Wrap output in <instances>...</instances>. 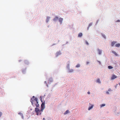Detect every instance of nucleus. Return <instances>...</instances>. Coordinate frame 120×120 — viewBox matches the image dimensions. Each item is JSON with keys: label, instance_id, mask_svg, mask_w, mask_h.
<instances>
[{"label": "nucleus", "instance_id": "nucleus-19", "mask_svg": "<svg viewBox=\"0 0 120 120\" xmlns=\"http://www.w3.org/2000/svg\"><path fill=\"white\" fill-rule=\"evenodd\" d=\"M82 36V33H80L79 34L78 37H81Z\"/></svg>", "mask_w": 120, "mask_h": 120}, {"label": "nucleus", "instance_id": "nucleus-16", "mask_svg": "<svg viewBox=\"0 0 120 120\" xmlns=\"http://www.w3.org/2000/svg\"><path fill=\"white\" fill-rule=\"evenodd\" d=\"M53 81V80L52 78H50L49 79V82L48 83H51Z\"/></svg>", "mask_w": 120, "mask_h": 120}, {"label": "nucleus", "instance_id": "nucleus-7", "mask_svg": "<svg viewBox=\"0 0 120 120\" xmlns=\"http://www.w3.org/2000/svg\"><path fill=\"white\" fill-rule=\"evenodd\" d=\"M58 17L57 16H55V17L52 19L53 21L56 22L58 19Z\"/></svg>", "mask_w": 120, "mask_h": 120}, {"label": "nucleus", "instance_id": "nucleus-10", "mask_svg": "<svg viewBox=\"0 0 120 120\" xmlns=\"http://www.w3.org/2000/svg\"><path fill=\"white\" fill-rule=\"evenodd\" d=\"M117 76L115 75H113L111 78V80H113L116 78Z\"/></svg>", "mask_w": 120, "mask_h": 120}, {"label": "nucleus", "instance_id": "nucleus-36", "mask_svg": "<svg viewBox=\"0 0 120 120\" xmlns=\"http://www.w3.org/2000/svg\"><path fill=\"white\" fill-rule=\"evenodd\" d=\"M87 93L88 94H90V91H88L87 92Z\"/></svg>", "mask_w": 120, "mask_h": 120}, {"label": "nucleus", "instance_id": "nucleus-27", "mask_svg": "<svg viewBox=\"0 0 120 120\" xmlns=\"http://www.w3.org/2000/svg\"><path fill=\"white\" fill-rule=\"evenodd\" d=\"M97 61L101 65V63L100 61L98 60H97Z\"/></svg>", "mask_w": 120, "mask_h": 120}, {"label": "nucleus", "instance_id": "nucleus-43", "mask_svg": "<svg viewBox=\"0 0 120 120\" xmlns=\"http://www.w3.org/2000/svg\"><path fill=\"white\" fill-rule=\"evenodd\" d=\"M23 73H25V72L24 73L23 71Z\"/></svg>", "mask_w": 120, "mask_h": 120}, {"label": "nucleus", "instance_id": "nucleus-2", "mask_svg": "<svg viewBox=\"0 0 120 120\" xmlns=\"http://www.w3.org/2000/svg\"><path fill=\"white\" fill-rule=\"evenodd\" d=\"M70 61H68L67 63V65L66 66V69L67 70V72L68 73H72L74 71V69L72 68H70Z\"/></svg>", "mask_w": 120, "mask_h": 120}, {"label": "nucleus", "instance_id": "nucleus-3", "mask_svg": "<svg viewBox=\"0 0 120 120\" xmlns=\"http://www.w3.org/2000/svg\"><path fill=\"white\" fill-rule=\"evenodd\" d=\"M40 100L41 102H42V103L41 105V109H44L45 108V101H44V102H43V101L42 100L41 98V96L40 97Z\"/></svg>", "mask_w": 120, "mask_h": 120}, {"label": "nucleus", "instance_id": "nucleus-21", "mask_svg": "<svg viewBox=\"0 0 120 120\" xmlns=\"http://www.w3.org/2000/svg\"><path fill=\"white\" fill-rule=\"evenodd\" d=\"M102 36L104 38L106 39V37L105 35L104 34H103L101 33V34Z\"/></svg>", "mask_w": 120, "mask_h": 120}, {"label": "nucleus", "instance_id": "nucleus-31", "mask_svg": "<svg viewBox=\"0 0 120 120\" xmlns=\"http://www.w3.org/2000/svg\"><path fill=\"white\" fill-rule=\"evenodd\" d=\"M85 42H86V44L87 45H89V43H88V42L87 41H85Z\"/></svg>", "mask_w": 120, "mask_h": 120}, {"label": "nucleus", "instance_id": "nucleus-32", "mask_svg": "<svg viewBox=\"0 0 120 120\" xmlns=\"http://www.w3.org/2000/svg\"><path fill=\"white\" fill-rule=\"evenodd\" d=\"M2 113L1 112H0V117L2 116Z\"/></svg>", "mask_w": 120, "mask_h": 120}, {"label": "nucleus", "instance_id": "nucleus-18", "mask_svg": "<svg viewBox=\"0 0 120 120\" xmlns=\"http://www.w3.org/2000/svg\"><path fill=\"white\" fill-rule=\"evenodd\" d=\"M112 53H113L116 56H117L118 55V54L115 52L112 51Z\"/></svg>", "mask_w": 120, "mask_h": 120}, {"label": "nucleus", "instance_id": "nucleus-47", "mask_svg": "<svg viewBox=\"0 0 120 120\" xmlns=\"http://www.w3.org/2000/svg\"><path fill=\"white\" fill-rule=\"evenodd\" d=\"M117 113L119 114V113Z\"/></svg>", "mask_w": 120, "mask_h": 120}, {"label": "nucleus", "instance_id": "nucleus-33", "mask_svg": "<svg viewBox=\"0 0 120 120\" xmlns=\"http://www.w3.org/2000/svg\"><path fill=\"white\" fill-rule=\"evenodd\" d=\"M98 21H99L98 20L97 21V22H96V24H95V25H96L97 24V23H98Z\"/></svg>", "mask_w": 120, "mask_h": 120}, {"label": "nucleus", "instance_id": "nucleus-42", "mask_svg": "<svg viewBox=\"0 0 120 120\" xmlns=\"http://www.w3.org/2000/svg\"><path fill=\"white\" fill-rule=\"evenodd\" d=\"M56 44H53V45H52V46L53 45H55Z\"/></svg>", "mask_w": 120, "mask_h": 120}, {"label": "nucleus", "instance_id": "nucleus-14", "mask_svg": "<svg viewBox=\"0 0 120 120\" xmlns=\"http://www.w3.org/2000/svg\"><path fill=\"white\" fill-rule=\"evenodd\" d=\"M69 113L70 112L69 110H67L64 113V115H66Z\"/></svg>", "mask_w": 120, "mask_h": 120}, {"label": "nucleus", "instance_id": "nucleus-30", "mask_svg": "<svg viewBox=\"0 0 120 120\" xmlns=\"http://www.w3.org/2000/svg\"><path fill=\"white\" fill-rule=\"evenodd\" d=\"M116 22H120V20H118L115 21Z\"/></svg>", "mask_w": 120, "mask_h": 120}, {"label": "nucleus", "instance_id": "nucleus-24", "mask_svg": "<svg viewBox=\"0 0 120 120\" xmlns=\"http://www.w3.org/2000/svg\"><path fill=\"white\" fill-rule=\"evenodd\" d=\"M108 68L109 69H110L112 68L113 67L111 66H109Z\"/></svg>", "mask_w": 120, "mask_h": 120}, {"label": "nucleus", "instance_id": "nucleus-5", "mask_svg": "<svg viewBox=\"0 0 120 120\" xmlns=\"http://www.w3.org/2000/svg\"><path fill=\"white\" fill-rule=\"evenodd\" d=\"M40 110L38 108V107H36L35 108V111L36 112V115H38V112Z\"/></svg>", "mask_w": 120, "mask_h": 120}, {"label": "nucleus", "instance_id": "nucleus-41", "mask_svg": "<svg viewBox=\"0 0 120 120\" xmlns=\"http://www.w3.org/2000/svg\"><path fill=\"white\" fill-rule=\"evenodd\" d=\"M68 43V42H66V44H67V43Z\"/></svg>", "mask_w": 120, "mask_h": 120}, {"label": "nucleus", "instance_id": "nucleus-13", "mask_svg": "<svg viewBox=\"0 0 120 120\" xmlns=\"http://www.w3.org/2000/svg\"><path fill=\"white\" fill-rule=\"evenodd\" d=\"M51 18V17L49 16H47L46 20V22L48 23L50 19Z\"/></svg>", "mask_w": 120, "mask_h": 120}, {"label": "nucleus", "instance_id": "nucleus-34", "mask_svg": "<svg viewBox=\"0 0 120 120\" xmlns=\"http://www.w3.org/2000/svg\"><path fill=\"white\" fill-rule=\"evenodd\" d=\"M35 98V97L34 96L32 97V98H31V99H34Z\"/></svg>", "mask_w": 120, "mask_h": 120}, {"label": "nucleus", "instance_id": "nucleus-23", "mask_svg": "<svg viewBox=\"0 0 120 120\" xmlns=\"http://www.w3.org/2000/svg\"><path fill=\"white\" fill-rule=\"evenodd\" d=\"M80 65L79 64H77L75 66V67L76 68H78L80 67Z\"/></svg>", "mask_w": 120, "mask_h": 120}, {"label": "nucleus", "instance_id": "nucleus-4", "mask_svg": "<svg viewBox=\"0 0 120 120\" xmlns=\"http://www.w3.org/2000/svg\"><path fill=\"white\" fill-rule=\"evenodd\" d=\"M97 51L98 54L99 55H101L102 52V49L98 48L97 49Z\"/></svg>", "mask_w": 120, "mask_h": 120}, {"label": "nucleus", "instance_id": "nucleus-22", "mask_svg": "<svg viewBox=\"0 0 120 120\" xmlns=\"http://www.w3.org/2000/svg\"><path fill=\"white\" fill-rule=\"evenodd\" d=\"M115 46L117 47H119L120 46V44H117L115 45Z\"/></svg>", "mask_w": 120, "mask_h": 120}, {"label": "nucleus", "instance_id": "nucleus-8", "mask_svg": "<svg viewBox=\"0 0 120 120\" xmlns=\"http://www.w3.org/2000/svg\"><path fill=\"white\" fill-rule=\"evenodd\" d=\"M91 105V104L90 103V106L88 109V110H89L92 109L94 106V105H91L90 106V105Z\"/></svg>", "mask_w": 120, "mask_h": 120}, {"label": "nucleus", "instance_id": "nucleus-25", "mask_svg": "<svg viewBox=\"0 0 120 120\" xmlns=\"http://www.w3.org/2000/svg\"><path fill=\"white\" fill-rule=\"evenodd\" d=\"M92 22L90 23L89 24L88 26L90 27L92 25Z\"/></svg>", "mask_w": 120, "mask_h": 120}, {"label": "nucleus", "instance_id": "nucleus-37", "mask_svg": "<svg viewBox=\"0 0 120 120\" xmlns=\"http://www.w3.org/2000/svg\"><path fill=\"white\" fill-rule=\"evenodd\" d=\"M117 85H118V84H117L116 85V86H115V87L116 88V87H117Z\"/></svg>", "mask_w": 120, "mask_h": 120}, {"label": "nucleus", "instance_id": "nucleus-17", "mask_svg": "<svg viewBox=\"0 0 120 120\" xmlns=\"http://www.w3.org/2000/svg\"><path fill=\"white\" fill-rule=\"evenodd\" d=\"M105 104L104 103L100 105V108H102V107L105 106Z\"/></svg>", "mask_w": 120, "mask_h": 120}, {"label": "nucleus", "instance_id": "nucleus-12", "mask_svg": "<svg viewBox=\"0 0 120 120\" xmlns=\"http://www.w3.org/2000/svg\"><path fill=\"white\" fill-rule=\"evenodd\" d=\"M117 43V42L116 41H114L112 42L111 43V46L112 47L115 44Z\"/></svg>", "mask_w": 120, "mask_h": 120}, {"label": "nucleus", "instance_id": "nucleus-1", "mask_svg": "<svg viewBox=\"0 0 120 120\" xmlns=\"http://www.w3.org/2000/svg\"><path fill=\"white\" fill-rule=\"evenodd\" d=\"M38 99L37 98H35L34 99H31L30 101L33 106L34 107L36 106L37 107H39V105L38 103Z\"/></svg>", "mask_w": 120, "mask_h": 120}, {"label": "nucleus", "instance_id": "nucleus-40", "mask_svg": "<svg viewBox=\"0 0 120 120\" xmlns=\"http://www.w3.org/2000/svg\"><path fill=\"white\" fill-rule=\"evenodd\" d=\"M21 114V113H18V114H19V115H20Z\"/></svg>", "mask_w": 120, "mask_h": 120}, {"label": "nucleus", "instance_id": "nucleus-29", "mask_svg": "<svg viewBox=\"0 0 120 120\" xmlns=\"http://www.w3.org/2000/svg\"><path fill=\"white\" fill-rule=\"evenodd\" d=\"M106 93L107 94H109V92H108V91H106Z\"/></svg>", "mask_w": 120, "mask_h": 120}, {"label": "nucleus", "instance_id": "nucleus-45", "mask_svg": "<svg viewBox=\"0 0 120 120\" xmlns=\"http://www.w3.org/2000/svg\"><path fill=\"white\" fill-rule=\"evenodd\" d=\"M48 27H49V26H48Z\"/></svg>", "mask_w": 120, "mask_h": 120}, {"label": "nucleus", "instance_id": "nucleus-46", "mask_svg": "<svg viewBox=\"0 0 120 120\" xmlns=\"http://www.w3.org/2000/svg\"><path fill=\"white\" fill-rule=\"evenodd\" d=\"M32 110V109H31V110Z\"/></svg>", "mask_w": 120, "mask_h": 120}, {"label": "nucleus", "instance_id": "nucleus-38", "mask_svg": "<svg viewBox=\"0 0 120 120\" xmlns=\"http://www.w3.org/2000/svg\"><path fill=\"white\" fill-rule=\"evenodd\" d=\"M89 27H89V26H88V27L87 28V29L88 30H89Z\"/></svg>", "mask_w": 120, "mask_h": 120}, {"label": "nucleus", "instance_id": "nucleus-9", "mask_svg": "<svg viewBox=\"0 0 120 120\" xmlns=\"http://www.w3.org/2000/svg\"><path fill=\"white\" fill-rule=\"evenodd\" d=\"M61 52L60 51L57 52L56 54V57H57L58 56L61 55Z\"/></svg>", "mask_w": 120, "mask_h": 120}, {"label": "nucleus", "instance_id": "nucleus-15", "mask_svg": "<svg viewBox=\"0 0 120 120\" xmlns=\"http://www.w3.org/2000/svg\"><path fill=\"white\" fill-rule=\"evenodd\" d=\"M43 109H40V110L38 112V115H40L41 114V113L43 111Z\"/></svg>", "mask_w": 120, "mask_h": 120}, {"label": "nucleus", "instance_id": "nucleus-6", "mask_svg": "<svg viewBox=\"0 0 120 120\" xmlns=\"http://www.w3.org/2000/svg\"><path fill=\"white\" fill-rule=\"evenodd\" d=\"M59 22H60V24H62L63 22V19L61 17H60L58 19Z\"/></svg>", "mask_w": 120, "mask_h": 120}, {"label": "nucleus", "instance_id": "nucleus-44", "mask_svg": "<svg viewBox=\"0 0 120 120\" xmlns=\"http://www.w3.org/2000/svg\"><path fill=\"white\" fill-rule=\"evenodd\" d=\"M119 85H120V83H119Z\"/></svg>", "mask_w": 120, "mask_h": 120}, {"label": "nucleus", "instance_id": "nucleus-35", "mask_svg": "<svg viewBox=\"0 0 120 120\" xmlns=\"http://www.w3.org/2000/svg\"><path fill=\"white\" fill-rule=\"evenodd\" d=\"M89 63V62L88 61L86 63L87 65Z\"/></svg>", "mask_w": 120, "mask_h": 120}, {"label": "nucleus", "instance_id": "nucleus-39", "mask_svg": "<svg viewBox=\"0 0 120 120\" xmlns=\"http://www.w3.org/2000/svg\"><path fill=\"white\" fill-rule=\"evenodd\" d=\"M43 120H45V119L44 118H43Z\"/></svg>", "mask_w": 120, "mask_h": 120}, {"label": "nucleus", "instance_id": "nucleus-26", "mask_svg": "<svg viewBox=\"0 0 120 120\" xmlns=\"http://www.w3.org/2000/svg\"><path fill=\"white\" fill-rule=\"evenodd\" d=\"M45 84L46 83V86L47 87H48V84H47V83H46V81H45Z\"/></svg>", "mask_w": 120, "mask_h": 120}, {"label": "nucleus", "instance_id": "nucleus-20", "mask_svg": "<svg viewBox=\"0 0 120 120\" xmlns=\"http://www.w3.org/2000/svg\"><path fill=\"white\" fill-rule=\"evenodd\" d=\"M24 63L26 64H28L29 63L28 61L27 60H25L24 61Z\"/></svg>", "mask_w": 120, "mask_h": 120}, {"label": "nucleus", "instance_id": "nucleus-11", "mask_svg": "<svg viewBox=\"0 0 120 120\" xmlns=\"http://www.w3.org/2000/svg\"><path fill=\"white\" fill-rule=\"evenodd\" d=\"M96 82L99 84H100L101 83L100 80L99 78H98L96 80Z\"/></svg>", "mask_w": 120, "mask_h": 120}, {"label": "nucleus", "instance_id": "nucleus-28", "mask_svg": "<svg viewBox=\"0 0 120 120\" xmlns=\"http://www.w3.org/2000/svg\"><path fill=\"white\" fill-rule=\"evenodd\" d=\"M108 91H112V90L110 88H109L108 90Z\"/></svg>", "mask_w": 120, "mask_h": 120}]
</instances>
